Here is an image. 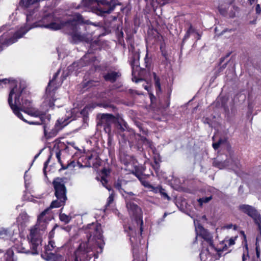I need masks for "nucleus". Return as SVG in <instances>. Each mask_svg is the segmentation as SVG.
Wrapping results in <instances>:
<instances>
[{
  "instance_id": "nucleus-50",
  "label": "nucleus",
  "mask_w": 261,
  "mask_h": 261,
  "mask_svg": "<svg viewBox=\"0 0 261 261\" xmlns=\"http://www.w3.org/2000/svg\"><path fill=\"white\" fill-rule=\"evenodd\" d=\"M92 155H88L86 156V159L88 160V161H89L92 159Z\"/></svg>"
},
{
  "instance_id": "nucleus-44",
  "label": "nucleus",
  "mask_w": 261,
  "mask_h": 261,
  "mask_svg": "<svg viewBox=\"0 0 261 261\" xmlns=\"http://www.w3.org/2000/svg\"><path fill=\"white\" fill-rule=\"evenodd\" d=\"M49 162V159L46 161L44 164V167H43V173L45 175H46V168H47V164H48V163Z\"/></svg>"
},
{
  "instance_id": "nucleus-6",
  "label": "nucleus",
  "mask_w": 261,
  "mask_h": 261,
  "mask_svg": "<svg viewBox=\"0 0 261 261\" xmlns=\"http://www.w3.org/2000/svg\"><path fill=\"white\" fill-rule=\"evenodd\" d=\"M60 70H58V71L54 74L53 79L49 81L48 86L46 88V91L47 94V97L45 98L44 101L43 103V107H45V111H48L49 108H53L55 106L54 102L56 100L53 97L54 95V91L57 88V87L61 85V82H59L58 84L56 83V79L60 73ZM67 75H63V81L65 79Z\"/></svg>"
},
{
  "instance_id": "nucleus-48",
  "label": "nucleus",
  "mask_w": 261,
  "mask_h": 261,
  "mask_svg": "<svg viewBox=\"0 0 261 261\" xmlns=\"http://www.w3.org/2000/svg\"><path fill=\"white\" fill-rule=\"evenodd\" d=\"M77 166L79 168H83L84 167H85V166H83L81 163H80V162H77Z\"/></svg>"
},
{
  "instance_id": "nucleus-34",
  "label": "nucleus",
  "mask_w": 261,
  "mask_h": 261,
  "mask_svg": "<svg viewBox=\"0 0 261 261\" xmlns=\"http://www.w3.org/2000/svg\"><path fill=\"white\" fill-rule=\"evenodd\" d=\"M144 61H145V63L146 64V67H148L150 64L151 60L150 58L148 57V53L147 49L146 50V54L145 58L144 59Z\"/></svg>"
},
{
  "instance_id": "nucleus-38",
  "label": "nucleus",
  "mask_w": 261,
  "mask_h": 261,
  "mask_svg": "<svg viewBox=\"0 0 261 261\" xmlns=\"http://www.w3.org/2000/svg\"><path fill=\"white\" fill-rule=\"evenodd\" d=\"M249 256L248 255V252L247 250V248H246V252H244L242 255V261H246L249 259Z\"/></svg>"
},
{
  "instance_id": "nucleus-30",
  "label": "nucleus",
  "mask_w": 261,
  "mask_h": 261,
  "mask_svg": "<svg viewBox=\"0 0 261 261\" xmlns=\"http://www.w3.org/2000/svg\"><path fill=\"white\" fill-rule=\"evenodd\" d=\"M153 77L155 86L157 88V90L160 91L161 88L160 82V78L156 75V74L155 73H153Z\"/></svg>"
},
{
  "instance_id": "nucleus-29",
  "label": "nucleus",
  "mask_w": 261,
  "mask_h": 261,
  "mask_svg": "<svg viewBox=\"0 0 261 261\" xmlns=\"http://www.w3.org/2000/svg\"><path fill=\"white\" fill-rule=\"evenodd\" d=\"M50 255L51 256V258H53V261H67L66 259L60 255H55L53 253H50Z\"/></svg>"
},
{
  "instance_id": "nucleus-59",
  "label": "nucleus",
  "mask_w": 261,
  "mask_h": 261,
  "mask_svg": "<svg viewBox=\"0 0 261 261\" xmlns=\"http://www.w3.org/2000/svg\"><path fill=\"white\" fill-rule=\"evenodd\" d=\"M84 111V110H83L82 111V112H81V113L82 114V113H83V112Z\"/></svg>"
},
{
  "instance_id": "nucleus-26",
  "label": "nucleus",
  "mask_w": 261,
  "mask_h": 261,
  "mask_svg": "<svg viewBox=\"0 0 261 261\" xmlns=\"http://www.w3.org/2000/svg\"><path fill=\"white\" fill-rule=\"evenodd\" d=\"M139 141L142 143L143 145L148 147L149 148H152V143L148 139H147L145 137L141 136L140 135L139 136Z\"/></svg>"
},
{
  "instance_id": "nucleus-57",
  "label": "nucleus",
  "mask_w": 261,
  "mask_h": 261,
  "mask_svg": "<svg viewBox=\"0 0 261 261\" xmlns=\"http://www.w3.org/2000/svg\"><path fill=\"white\" fill-rule=\"evenodd\" d=\"M243 233L244 236L245 237V233H244V232H243Z\"/></svg>"
},
{
  "instance_id": "nucleus-35",
  "label": "nucleus",
  "mask_w": 261,
  "mask_h": 261,
  "mask_svg": "<svg viewBox=\"0 0 261 261\" xmlns=\"http://www.w3.org/2000/svg\"><path fill=\"white\" fill-rule=\"evenodd\" d=\"M224 142V141L223 139H220L217 142L213 143V147L214 149L215 150H217V149H218V148L220 147V144H221Z\"/></svg>"
},
{
  "instance_id": "nucleus-13",
  "label": "nucleus",
  "mask_w": 261,
  "mask_h": 261,
  "mask_svg": "<svg viewBox=\"0 0 261 261\" xmlns=\"http://www.w3.org/2000/svg\"><path fill=\"white\" fill-rule=\"evenodd\" d=\"M115 117L114 115L109 114H103L101 117V123L106 133L111 132V125L114 122Z\"/></svg>"
},
{
  "instance_id": "nucleus-60",
  "label": "nucleus",
  "mask_w": 261,
  "mask_h": 261,
  "mask_svg": "<svg viewBox=\"0 0 261 261\" xmlns=\"http://www.w3.org/2000/svg\"><path fill=\"white\" fill-rule=\"evenodd\" d=\"M141 149V147H140H140H139V148H138V149H139V150H140Z\"/></svg>"
},
{
  "instance_id": "nucleus-49",
  "label": "nucleus",
  "mask_w": 261,
  "mask_h": 261,
  "mask_svg": "<svg viewBox=\"0 0 261 261\" xmlns=\"http://www.w3.org/2000/svg\"><path fill=\"white\" fill-rule=\"evenodd\" d=\"M168 213H165L164 215H163V217L162 219V221H163L164 220V219L168 216Z\"/></svg>"
},
{
  "instance_id": "nucleus-21",
  "label": "nucleus",
  "mask_w": 261,
  "mask_h": 261,
  "mask_svg": "<svg viewBox=\"0 0 261 261\" xmlns=\"http://www.w3.org/2000/svg\"><path fill=\"white\" fill-rule=\"evenodd\" d=\"M65 201H63L61 199H57V200H54L50 204L49 208H57L65 204Z\"/></svg>"
},
{
  "instance_id": "nucleus-27",
  "label": "nucleus",
  "mask_w": 261,
  "mask_h": 261,
  "mask_svg": "<svg viewBox=\"0 0 261 261\" xmlns=\"http://www.w3.org/2000/svg\"><path fill=\"white\" fill-rule=\"evenodd\" d=\"M59 218L61 221L64 222L66 224L68 223L71 219V217L63 213L60 214Z\"/></svg>"
},
{
  "instance_id": "nucleus-37",
  "label": "nucleus",
  "mask_w": 261,
  "mask_h": 261,
  "mask_svg": "<svg viewBox=\"0 0 261 261\" xmlns=\"http://www.w3.org/2000/svg\"><path fill=\"white\" fill-rule=\"evenodd\" d=\"M114 195L113 193L112 192L110 195H109L108 198V201L107 203V205H110L114 201Z\"/></svg>"
},
{
  "instance_id": "nucleus-39",
  "label": "nucleus",
  "mask_w": 261,
  "mask_h": 261,
  "mask_svg": "<svg viewBox=\"0 0 261 261\" xmlns=\"http://www.w3.org/2000/svg\"><path fill=\"white\" fill-rule=\"evenodd\" d=\"M142 185L146 188L151 189V188H153V186L150 185L148 181H142Z\"/></svg>"
},
{
  "instance_id": "nucleus-15",
  "label": "nucleus",
  "mask_w": 261,
  "mask_h": 261,
  "mask_svg": "<svg viewBox=\"0 0 261 261\" xmlns=\"http://www.w3.org/2000/svg\"><path fill=\"white\" fill-rule=\"evenodd\" d=\"M233 161L231 159H227L225 161H219L216 160L214 162V164L215 166L218 167V168L222 169L225 168H228L230 169H233V167L231 164Z\"/></svg>"
},
{
  "instance_id": "nucleus-52",
  "label": "nucleus",
  "mask_w": 261,
  "mask_h": 261,
  "mask_svg": "<svg viewBox=\"0 0 261 261\" xmlns=\"http://www.w3.org/2000/svg\"><path fill=\"white\" fill-rule=\"evenodd\" d=\"M27 171H25V172L24 173V178L25 180H26V177L27 176Z\"/></svg>"
},
{
  "instance_id": "nucleus-16",
  "label": "nucleus",
  "mask_w": 261,
  "mask_h": 261,
  "mask_svg": "<svg viewBox=\"0 0 261 261\" xmlns=\"http://www.w3.org/2000/svg\"><path fill=\"white\" fill-rule=\"evenodd\" d=\"M140 54L138 51H133L129 57V63L133 70L139 65Z\"/></svg>"
},
{
  "instance_id": "nucleus-53",
  "label": "nucleus",
  "mask_w": 261,
  "mask_h": 261,
  "mask_svg": "<svg viewBox=\"0 0 261 261\" xmlns=\"http://www.w3.org/2000/svg\"><path fill=\"white\" fill-rule=\"evenodd\" d=\"M250 3V5H252L253 3L254 2V0H248Z\"/></svg>"
},
{
  "instance_id": "nucleus-31",
  "label": "nucleus",
  "mask_w": 261,
  "mask_h": 261,
  "mask_svg": "<svg viewBox=\"0 0 261 261\" xmlns=\"http://www.w3.org/2000/svg\"><path fill=\"white\" fill-rule=\"evenodd\" d=\"M212 199V196L205 197L199 198L198 199V201L199 204L201 206L203 203L208 202Z\"/></svg>"
},
{
  "instance_id": "nucleus-11",
  "label": "nucleus",
  "mask_w": 261,
  "mask_h": 261,
  "mask_svg": "<svg viewBox=\"0 0 261 261\" xmlns=\"http://www.w3.org/2000/svg\"><path fill=\"white\" fill-rule=\"evenodd\" d=\"M239 11V8L235 5L231 3H225L219 7V11L220 14L230 18H234L237 16Z\"/></svg>"
},
{
  "instance_id": "nucleus-14",
  "label": "nucleus",
  "mask_w": 261,
  "mask_h": 261,
  "mask_svg": "<svg viewBox=\"0 0 261 261\" xmlns=\"http://www.w3.org/2000/svg\"><path fill=\"white\" fill-rule=\"evenodd\" d=\"M121 195L125 200L126 205H127V204L133 203L134 201H137L138 200L137 195L132 192L125 190L121 194Z\"/></svg>"
},
{
  "instance_id": "nucleus-54",
  "label": "nucleus",
  "mask_w": 261,
  "mask_h": 261,
  "mask_svg": "<svg viewBox=\"0 0 261 261\" xmlns=\"http://www.w3.org/2000/svg\"><path fill=\"white\" fill-rule=\"evenodd\" d=\"M69 144L71 145V146H73L74 143H70Z\"/></svg>"
},
{
  "instance_id": "nucleus-55",
  "label": "nucleus",
  "mask_w": 261,
  "mask_h": 261,
  "mask_svg": "<svg viewBox=\"0 0 261 261\" xmlns=\"http://www.w3.org/2000/svg\"><path fill=\"white\" fill-rule=\"evenodd\" d=\"M163 56H164V57H165V56H166L165 54L163 53Z\"/></svg>"
},
{
  "instance_id": "nucleus-33",
  "label": "nucleus",
  "mask_w": 261,
  "mask_h": 261,
  "mask_svg": "<svg viewBox=\"0 0 261 261\" xmlns=\"http://www.w3.org/2000/svg\"><path fill=\"white\" fill-rule=\"evenodd\" d=\"M100 181L103 187H105L106 188H107L109 191L111 190V188L107 185L108 180H107V179L105 177H103V176L101 177Z\"/></svg>"
},
{
  "instance_id": "nucleus-58",
  "label": "nucleus",
  "mask_w": 261,
  "mask_h": 261,
  "mask_svg": "<svg viewBox=\"0 0 261 261\" xmlns=\"http://www.w3.org/2000/svg\"><path fill=\"white\" fill-rule=\"evenodd\" d=\"M243 233L244 236L245 237V233H244V232H243Z\"/></svg>"
},
{
  "instance_id": "nucleus-2",
  "label": "nucleus",
  "mask_w": 261,
  "mask_h": 261,
  "mask_svg": "<svg viewBox=\"0 0 261 261\" xmlns=\"http://www.w3.org/2000/svg\"><path fill=\"white\" fill-rule=\"evenodd\" d=\"M87 231V242L81 243L75 252V261H88L96 253L102 252L101 225L89 224Z\"/></svg>"
},
{
  "instance_id": "nucleus-36",
  "label": "nucleus",
  "mask_w": 261,
  "mask_h": 261,
  "mask_svg": "<svg viewBox=\"0 0 261 261\" xmlns=\"http://www.w3.org/2000/svg\"><path fill=\"white\" fill-rule=\"evenodd\" d=\"M160 193L161 195L165 198L168 200L170 199V197L168 195V194L165 192V190L163 188H160Z\"/></svg>"
},
{
  "instance_id": "nucleus-18",
  "label": "nucleus",
  "mask_w": 261,
  "mask_h": 261,
  "mask_svg": "<svg viewBox=\"0 0 261 261\" xmlns=\"http://www.w3.org/2000/svg\"><path fill=\"white\" fill-rule=\"evenodd\" d=\"M120 75V73L118 72L111 71L106 74L103 77L106 81L114 83Z\"/></svg>"
},
{
  "instance_id": "nucleus-9",
  "label": "nucleus",
  "mask_w": 261,
  "mask_h": 261,
  "mask_svg": "<svg viewBox=\"0 0 261 261\" xmlns=\"http://www.w3.org/2000/svg\"><path fill=\"white\" fill-rule=\"evenodd\" d=\"M239 208L253 219L255 223L258 226V230L261 235V216L258 212L252 206L247 204L240 205Z\"/></svg>"
},
{
  "instance_id": "nucleus-25",
  "label": "nucleus",
  "mask_w": 261,
  "mask_h": 261,
  "mask_svg": "<svg viewBox=\"0 0 261 261\" xmlns=\"http://www.w3.org/2000/svg\"><path fill=\"white\" fill-rule=\"evenodd\" d=\"M200 257L201 261H207L209 258H211L208 251L206 249L202 250L200 254Z\"/></svg>"
},
{
  "instance_id": "nucleus-32",
  "label": "nucleus",
  "mask_w": 261,
  "mask_h": 261,
  "mask_svg": "<svg viewBox=\"0 0 261 261\" xmlns=\"http://www.w3.org/2000/svg\"><path fill=\"white\" fill-rule=\"evenodd\" d=\"M55 243L54 241H50L48 242V244L46 247V251H52L55 248Z\"/></svg>"
},
{
  "instance_id": "nucleus-51",
  "label": "nucleus",
  "mask_w": 261,
  "mask_h": 261,
  "mask_svg": "<svg viewBox=\"0 0 261 261\" xmlns=\"http://www.w3.org/2000/svg\"><path fill=\"white\" fill-rule=\"evenodd\" d=\"M40 151H41V150ZM40 152H40L39 153H38L37 154H36V155L35 156V157H34V160L36 159L38 157V156L39 155V154H40Z\"/></svg>"
},
{
  "instance_id": "nucleus-4",
  "label": "nucleus",
  "mask_w": 261,
  "mask_h": 261,
  "mask_svg": "<svg viewBox=\"0 0 261 261\" xmlns=\"http://www.w3.org/2000/svg\"><path fill=\"white\" fill-rule=\"evenodd\" d=\"M47 210L42 212L38 217L35 225L30 229V233L28 236V240L30 244L28 247L23 244L19 246L18 252L33 255L38 254L41 249L42 242L41 236L45 231L49 219L45 216Z\"/></svg>"
},
{
  "instance_id": "nucleus-7",
  "label": "nucleus",
  "mask_w": 261,
  "mask_h": 261,
  "mask_svg": "<svg viewBox=\"0 0 261 261\" xmlns=\"http://www.w3.org/2000/svg\"><path fill=\"white\" fill-rule=\"evenodd\" d=\"M119 5L118 0H100L97 1L96 6V13L99 15L111 13L116 5Z\"/></svg>"
},
{
  "instance_id": "nucleus-17",
  "label": "nucleus",
  "mask_w": 261,
  "mask_h": 261,
  "mask_svg": "<svg viewBox=\"0 0 261 261\" xmlns=\"http://www.w3.org/2000/svg\"><path fill=\"white\" fill-rule=\"evenodd\" d=\"M89 54H87L83 57L78 62L73 63L72 66L68 67L69 70H70L72 68H74L75 67H79L77 68L78 69L82 67L87 65L90 62L88 60L89 59Z\"/></svg>"
},
{
  "instance_id": "nucleus-28",
  "label": "nucleus",
  "mask_w": 261,
  "mask_h": 261,
  "mask_svg": "<svg viewBox=\"0 0 261 261\" xmlns=\"http://www.w3.org/2000/svg\"><path fill=\"white\" fill-rule=\"evenodd\" d=\"M13 252L11 250L7 251V253L4 255V259L6 261H14L13 258Z\"/></svg>"
},
{
  "instance_id": "nucleus-22",
  "label": "nucleus",
  "mask_w": 261,
  "mask_h": 261,
  "mask_svg": "<svg viewBox=\"0 0 261 261\" xmlns=\"http://www.w3.org/2000/svg\"><path fill=\"white\" fill-rule=\"evenodd\" d=\"M126 181L124 180H118L115 185V188L119 191L120 193L121 194L124 191H125V189L122 188V186L126 184Z\"/></svg>"
},
{
  "instance_id": "nucleus-19",
  "label": "nucleus",
  "mask_w": 261,
  "mask_h": 261,
  "mask_svg": "<svg viewBox=\"0 0 261 261\" xmlns=\"http://www.w3.org/2000/svg\"><path fill=\"white\" fill-rule=\"evenodd\" d=\"M29 221V216L25 212L20 213L17 218L18 225L21 226H25L27 223Z\"/></svg>"
},
{
  "instance_id": "nucleus-1",
  "label": "nucleus",
  "mask_w": 261,
  "mask_h": 261,
  "mask_svg": "<svg viewBox=\"0 0 261 261\" xmlns=\"http://www.w3.org/2000/svg\"><path fill=\"white\" fill-rule=\"evenodd\" d=\"M33 20L29 24L26 23L17 30L13 29L10 25H4L0 27V51L3 50V46H9L22 38L30 30L36 27H41L51 30H58L64 27L70 29L69 34L72 41L77 43L85 41L86 37L85 34H82L79 32V24H86L98 26L95 23L91 22L89 20H85L79 13H76L72 19L66 22L63 21L59 17H55L51 9L44 8L41 11L36 13L33 16Z\"/></svg>"
},
{
  "instance_id": "nucleus-23",
  "label": "nucleus",
  "mask_w": 261,
  "mask_h": 261,
  "mask_svg": "<svg viewBox=\"0 0 261 261\" xmlns=\"http://www.w3.org/2000/svg\"><path fill=\"white\" fill-rule=\"evenodd\" d=\"M10 232L8 228H0V239H5L10 237Z\"/></svg>"
},
{
  "instance_id": "nucleus-46",
  "label": "nucleus",
  "mask_w": 261,
  "mask_h": 261,
  "mask_svg": "<svg viewBox=\"0 0 261 261\" xmlns=\"http://www.w3.org/2000/svg\"><path fill=\"white\" fill-rule=\"evenodd\" d=\"M228 244L229 246L234 244V240L232 238L230 239L228 241Z\"/></svg>"
},
{
  "instance_id": "nucleus-43",
  "label": "nucleus",
  "mask_w": 261,
  "mask_h": 261,
  "mask_svg": "<svg viewBox=\"0 0 261 261\" xmlns=\"http://www.w3.org/2000/svg\"><path fill=\"white\" fill-rule=\"evenodd\" d=\"M256 12L258 14H261V9L260 7V5L259 4H257L255 8Z\"/></svg>"
},
{
  "instance_id": "nucleus-10",
  "label": "nucleus",
  "mask_w": 261,
  "mask_h": 261,
  "mask_svg": "<svg viewBox=\"0 0 261 261\" xmlns=\"http://www.w3.org/2000/svg\"><path fill=\"white\" fill-rule=\"evenodd\" d=\"M53 184L55 190V194L57 198L61 199L63 201H66L67 200L66 189L64 179L61 178H57L53 181Z\"/></svg>"
},
{
  "instance_id": "nucleus-47",
  "label": "nucleus",
  "mask_w": 261,
  "mask_h": 261,
  "mask_svg": "<svg viewBox=\"0 0 261 261\" xmlns=\"http://www.w3.org/2000/svg\"><path fill=\"white\" fill-rule=\"evenodd\" d=\"M195 33H196L197 35L196 40H200V38H201V35L196 31V32H195Z\"/></svg>"
},
{
  "instance_id": "nucleus-8",
  "label": "nucleus",
  "mask_w": 261,
  "mask_h": 261,
  "mask_svg": "<svg viewBox=\"0 0 261 261\" xmlns=\"http://www.w3.org/2000/svg\"><path fill=\"white\" fill-rule=\"evenodd\" d=\"M126 206L129 214L135 219L136 223L139 226L141 235L143 231L142 225L143 224V213L141 208L134 202L127 204Z\"/></svg>"
},
{
  "instance_id": "nucleus-5",
  "label": "nucleus",
  "mask_w": 261,
  "mask_h": 261,
  "mask_svg": "<svg viewBox=\"0 0 261 261\" xmlns=\"http://www.w3.org/2000/svg\"><path fill=\"white\" fill-rule=\"evenodd\" d=\"M28 112L32 116L40 118L39 121L29 122V123L30 124L43 125L44 134L47 139L56 136L59 132L69 123L68 121V118H65L64 119L63 118L59 119L54 126L50 129L49 128V122L51 118L50 115H45L43 112L36 110H31L28 111Z\"/></svg>"
},
{
  "instance_id": "nucleus-24",
  "label": "nucleus",
  "mask_w": 261,
  "mask_h": 261,
  "mask_svg": "<svg viewBox=\"0 0 261 261\" xmlns=\"http://www.w3.org/2000/svg\"><path fill=\"white\" fill-rule=\"evenodd\" d=\"M95 0H83L80 5H78L76 9H80L81 7L88 8L90 7Z\"/></svg>"
},
{
  "instance_id": "nucleus-12",
  "label": "nucleus",
  "mask_w": 261,
  "mask_h": 261,
  "mask_svg": "<svg viewBox=\"0 0 261 261\" xmlns=\"http://www.w3.org/2000/svg\"><path fill=\"white\" fill-rule=\"evenodd\" d=\"M195 231L197 236H201L212 247H214L213 237L209 232L205 229L201 225H197L194 221Z\"/></svg>"
},
{
  "instance_id": "nucleus-41",
  "label": "nucleus",
  "mask_w": 261,
  "mask_h": 261,
  "mask_svg": "<svg viewBox=\"0 0 261 261\" xmlns=\"http://www.w3.org/2000/svg\"><path fill=\"white\" fill-rule=\"evenodd\" d=\"M56 156L58 159V162L59 163H61V151L60 150L56 151Z\"/></svg>"
},
{
  "instance_id": "nucleus-42",
  "label": "nucleus",
  "mask_w": 261,
  "mask_h": 261,
  "mask_svg": "<svg viewBox=\"0 0 261 261\" xmlns=\"http://www.w3.org/2000/svg\"><path fill=\"white\" fill-rule=\"evenodd\" d=\"M160 188H161V187L160 188L154 187L153 186V188H151V191H152L154 193H158V192H159V193L160 192Z\"/></svg>"
},
{
  "instance_id": "nucleus-40",
  "label": "nucleus",
  "mask_w": 261,
  "mask_h": 261,
  "mask_svg": "<svg viewBox=\"0 0 261 261\" xmlns=\"http://www.w3.org/2000/svg\"><path fill=\"white\" fill-rule=\"evenodd\" d=\"M233 228V229L236 230L237 228L236 225H233L232 224H228L224 226V228L226 229H230L231 228Z\"/></svg>"
},
{
  "instance_id": "nucleus-56",
  "label": "nucleus",
  "mask_w": 261,
  "mask_h": 261,
  "mask_svg": "<svg viewBox=\"0 0 261 261\" xmlns=\"http://www.w3.org/2000/svg\"><path fill=\"white\" fill-rule=\"evenodd\" d=\"M243 233L244 236L245 237V233H244V232H243Z\"/></svg>"
},
{
  "instance_id": "nucleus-20",
  "label": "nucleus",
  "mask_w": 261,
  "mask_h": 261,
  "mask_svg": "<svg viewBox=\"0 0 261 261\" xmlns=\"http://www.w3.org/2000/svg\"><path fill=\"white\" fill-rule=\"evenodd\" d=\"M196 32V30L193 28L192 25L190 23L188 29L187 30L186 34L183 38L182 42L186 41L190 37L191 34Z\"/></svg>"
},
{
  "instance_id": "nucleus-45",
  "label": "nucleus",
  "mask_w": 261,
  "mask_h": 261,
  "mask_svg": "<svg viewBox=\"0 0 261 261\" xmlns=\"http://www.w3.org/2000/svg\"><path fill=\"white\" fill-rule=\"evenodd\" d=\"M257 241H258V239L256 238V255L258 257L259 256V252L258 251V247L257 246Z\"/></svg>"
},
{
  "instance_id": "nucleus-3",
  "label": "nucleus",
  "mask_w": 261,
  "mask_h": 261,
  "mask_svg": "<svg viewBox=\"0 0 261 261\" xmlns=\"http://www.w3.org/2000/svg\"><path fill=\"white\" fill-rule=\"evenodd\" d=\"M9 84L12 88L8 97V103L13 110V113L20 119L29 123L28 121L22 116L20 111H23L25 113L29 114L28 111L31 110H35L34 108H29L31 102L27 99H24L23 92L24 88L21 87H18L16 85V82L15 80L12 79H5L0 80V88L3 87V85ZM36 110H37L36 109Z\"/></svg>"
}]
</instances>
